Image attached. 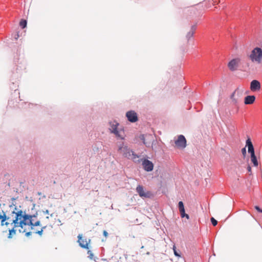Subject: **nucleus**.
I'll return each instance as SVG.
<instances>
[{
  "mask_svg": "<svg viewBox=\"0 0 262 262\" xmlns=\"http://www.w3.org/2000/svg\"><path fill=\"white\" fill-rule=\"evenodd\" d=\"M17 220H20L19 222L18 225L21 226L20 228V233H25L26 235L29 236L31 234V231H33L35 233L36 229L38 226L41 227L40 219H38L35 215H30L22 210H19V213H17ZM18 225V223H16Z\"/></svg>",
  "mask_w": 262,
  "mask_h": 262,
  "instance_id": "obj_1",
  "label": "nucleus"
},
{
  "mask_svg": "<svg viewBox=\"0 0 262 262\" xmlns=\"http://www.w3.org/2000/svg\"><path fill=\"white\" fill-rule=\"evenodd\" d=\"M19 209H17L16 208H15V210L12 212V214H14V217L12 219H11L10 217L6 216L7 220L4 221L3 223L1 222V225L2 226H6L9 230L8 238H12V237L16 234L17 231L20 233V228H21V226L16 225V223L19 224V221H20L16 219L17 218V213H19Z\"/></svg>",
  "mask_w": 262,
  "mask_h": 262,
  "instance_id": "obj_2",
  "label": "nucleus"
},
{
  "mask_svg": "<svg viewBox=\"0 0 262 262\" xmlns=\"http://www.w3.org/2000/svg\"><path fill=\"white\" fill-rule=\"evenodd\" d=\"M118 151L122 153L124 157L133 160L134 162L140 163L142 160L139 159V157L137 155L123 144L119 146Z\"/></svg>",
  "mask_w": 262,
  "mask_h": 262,
  "instance_id": "obj_3",
  "label": "nucleus"
},
{
  "mask_svg": "<svg viewBox=\"0 0 262 262\" xmlns=\"http://www.w3.org/2000/svg\"><path fill=\"white\" fill-rule=\"evenodd\" d=\"M249 58L253 62L261 63L262 61V49L258 47L255 48L251 51Z\"/></svg>",
  "mask_w": 262,
  "mask_h": 262,
  "instance_id": "obj_4",
  "label": "nucleus"
},
{
  "mask_svg": "<svg viewBox=\"0 0 262 262\" xmlns=\"http://www.w3.org/2000/svg\"><path fill=\"white\" fill-rule=\"evenodd\" d=\"M52 216L53 214H51L50 216H43L42 217L40 218L41 223V228L40 230H36L35 233L40 235H42L43 229H45L48 225H51V222L49 221L50 216L52 217Z\"/></svg>",
  "mask_w": 262,
  "mask_h": 262,
  "instance_id": "obj_5",
  "label": "nucleus"
},
{
  "mask_svg": "<svg viewBox=\"0 0 262 262\" xmlns=\"http://www.w3.org/2000/svg\"><path fill=\"white\" fill-rule=\"evenodd\" d=\"M111 127L110 128L111 132L114 133L117 137L123 139L124 138L123 132L119 131L117 129L119 124L116 121L111 122L110 123Z\"/></svg>",
  "mask_w": 262,
  "mask_h": 262,
  "instance_id": "obj_6",
  "label": "nucleus"
},
{
  "mask_svg": "<svg viewBox=\"0 0 262 262\" xmlns=\"http://www.w3.org/2000/svg\"><path fill=\"white\" fill-rule=\"evenodd\" d=\"M136 191L142 198H150L152 196L151 192L145 191L141 185H138L136 188Z\"/></svg>",
  "mask_w": 262,
  "mask_h": 262,
  "instance_id": "obj_7",
  "label": "nucleus"
},
{
  "mask_svg": "<svg viewBox=\"0 0 262 262\" xmlns=\"http://www.w3.org/2000/svg\"><path fill=\"white\" fill-rule=\"evenodd\" d=\"M176 147L179 149H184L186 146V140L183 135H179L174 141Z\"/></svg>",
  "mask_w": 262,
  "mask_h": 262,
  "instance_id": "obj_8",
  "label": "nucleus"
},
{
  "mask_svg": "<svg viewBox=\"0 0 262 262\" xmlns=\"http://www.w3.org/2000/svg\"><path fill=\"white\" fill-rule=\"evenodd\" d=\"M240 62L241 59L239 58L233 59L229 62L228 67L232 71H235L237 69Z\"/></svg>",
  "mask_w": 262,
  "mask_h": 262,
  "instance_id": "obj_9",
  "label": "nucleus"
},
{
  "mask_svg": "<svg viewBox=\"0 0 262 262\" xmlns=\"http://www.w3.org/2000/svg\"><path fill=\"white\" fill-rule=\"evenodd\" d=\"M78 238V242L79 243V246L82 248L89 249L91 239H89L87 240L86 238L83 239L81 234H79Z\"/></svg>",
  "mask_w": 262,
  "mask_h": 262,
  "instance_id": "obj_10",
  "label": "nucleus"
},
{
  "mask_svg": "<svg viewBox=\"0 0 262 262\" xmlns=\"http://www.w3.org/2000/svg\"><path fill=\"white\" fill-rule=\"evenodd\" d=\"M142 165L144 169L146 171H151L153 170L154 164L149 160L144 159L142 161Z\"/></svg>",
  "mask_w": 262,
  "mask_h": 262,
  "instance_id": "obj_11",
  "label": "nucleus"
},
{
  "mask_svg": "<svg viewBox=\"0 0 262 262\" xmlns=\"http://www.w3.org/2000/svg\"><path fill=\"white\" fill-rule=\"evenodd\" d=\"M250 88L252 92L259 91L261 89L260 83L257 80H253L250 83Z\"/></svg>",
  "mask_w": 262,
  "mask_h": 262,
  "instance_id": "obj_12",
  "label": "nucleus"
},
{
  "mask_svg": "<svg viewBox=\"0 0 262 262\" xmlns=\"http://www.w3.org/2000/svg\"><path fill=\"white\" fill-rule=\"evenodd\" d=\"M126 116L128 121L131 122H135L138 120V116L137 113L133 111L127 112Z\"/></svg>",
  "mask_w": 262,
  "mask_h": 262,
  "instance_id": "obj_13",
  "label": "nucleus"
},
{
  "mask_svg": "<svg viewBox=\"0 0 262 262\" xmlns=\"http://www.w3.org/2000/svg\"><path fill=\"white\" fill-rule=\"evenodd\" d=\"M242 93V92H240L239 90L237 88L232 94L231 99L234 104H236L238 102V98L236 97L235 95H236L239 97L241 96Z\"/></svg>",
  "mask_w": 262,
  "mask_h": 262,
  "instance_id": "obj_14",
  "label": "nucleus"
},
{
  "mask_svg": "<svg viewBox=\"0 0 262 262\" xmlns=\"http://www.w3.org/2000/svg\"><path fill=\"white\" fill-rule=\"evenodd\" d=\"M246 144H247V146H248V152L250 154V155H255L254 149L253 144L249 139L246 141Z\"/></svg>",
  "mask_w": 262,
  "mask_h": 262,
  "instance_id": "obj_15",
  "label": "nucleus"
},
{
  "mask_svg": "<svg viewBox=\"0 0 262 262\" xmlns=\"http://www.w3.org/2000/svg\"><path fill=\"white\" fill-rule=\"evenodd\" d=\"M255 100V97L252 96H247L245 98L244 103L245 104H251L254 103Z\"/></svg>",
  "mask_w": 262,
  "mask_h": 262,
  "instance_id": "obj_16",
  "label": "nucleus"
},
{
  "mask_svg": "<svg viewBox=\"0 0 262 262\" xmlns=\"http://www.w3.org/2000/svg\"><path fill=\"white\" fill-rule=\"evenodd\" d=\"M196 30V26L193 25L191 27V30L188 32L186 37L188 40H189L190 38H191L194 33V32Z\"/></svg>",
  "mask_w": 262,
  "mask_h": 262,
  "instance_id": "obj_17",
  "label": "nucleus"
},
{
  "mask_svg": "<svg viewBox=\"0 0 262 262\" xmlns=\"http://www.w3.org/2000/svg\"><path fill=\"white\" fill-rule=\"evenodd\" d=\"M251 161L253 163V165L255 167L258 166V163L255 155L250 156Z\"/></svg>",
  "mask_w": 262,
  "mask_h": 262,
  "instance_id": "obj_18",
  "label": "nucleus"
},
{
  "mask_svg": "<svg viewBox=\"0 0 262 262\" xmlns=\"http://www.w3.org/2000/svg\"><path fill=\"white\" fill-rule=\"evenodd\" d=\"M6 216H7V215H6V213L4 211H2V212H0L1 222H2V223H3V222L4 221L7 220Z\"/></svg>",
  "mask_w": 262,
  "mask_h": 262,
  "instance_id": "obj_19",
  "label": "nucleus"
},
{
  "mask_svg": "<svg viewBox=\"0 0 262 262\" xmlns=\"http://www.w3.org/2000/svg\"><path fill=\"white\" fill-rule=\"evenodd\" d=\"M178 206H179V209L180 211L185 210V208H184V206L183 202L180 201L178 203Z\"/></svg>",
  "mask_w": 262,
  "mask_h": 262,
  "instance_id": "obj_20",
  "label": "nucleus"
},
{
  "mask_svg": "<svg viewBox=\"0 0 262 262\" xmlns=\"http://www.w3.org/2000/svg\"><path fill=\"white\" fill-rule=\"evenodd\" d=\"M19 25L22 28H25L27 26V21L22 19L19 23Z\"/></svg>",
  "mask_w": 262,
  "mask_h": 262,
  "instance_id": "obj_21",
  "label": "nucleus"
},
{
  "mask_svg": "<svg viewBox=\"0 0 262 262\" xmlns=\"http://www.w3.org/2000/svg\"><path fill=\"white\" fill-rule=\"evenodd\" d=\"M173 250L174 254L176 256L179 257H180L181 256L180 254L177 251L176 247L175 246H173Z\"/></svg>",
  "mask_w": 262,
  "mask_h": 262,
  "instance_id": "obj_22",
  "label": "nucleus"
},
{
  "mask_svg": "<svg viewBox=\"0 0 262 262\" xmlns=\"http://www.w3.org/2000/svg\"><path fill=\"white\" fill-rule=\"evenodd\" d=\"M88 257L90 259H93L94 258V254L90 250L88 251Z\"/></svg>",
  "mask_w": 262,
  "mask_h": 262,
  "instance_id": "obj_23",
  "label": "nucleus"
},
{
  "mask_svg": "<svg viewBox=\"0 0 262 262\" xmlns=\"http://www.w3.org/2000/svg\"><path fill=\"white\" fill-rule=\"evenodd\" d=\"M211 222L212 224L214 226H215L217 224V221L215 219H214V218H213V217L211 218Z\"/></svg>",
  "mask_w": 262,
  "mask_h": 262,
  "instance_id": "obj_24",
  "label": "nucleus"
},
{
  "mask_svg": "<svg viewBox=\"0 0 262 262\" xmlns=\"http://www.w3.org/2000/svg\"><path fill=\"white\" fill-rule=\"evenodd\" d=\"M140 138L141 139V140H142L143 143L145 144V145H147V143L145 142V136L144 135H141L140 136Z\"/></svg>",
  "mask_w": 262,
  "mask_h": 262,
  "instance_id": "obj_25",
  "label": "nucleus"
},
{
  "mask_svg": "<svg viewBox=\"0 0 262 262\" xmlns=\"http://www.w3.org/2000/svg\"><path fill=\"white\" fill-rule=\"evenodd\" d=\"M254 208L258 212L262 213V209H260L258 206H255Z\"/></svg>",
  "mask_w": 262,
  "mask_h": 262,
  "instance_id": "obj_26",
  "label": "nucleus"
},
{
  "mask_svg": "<svg viewBox=\"0 0 262 262\" xmlns=\"http://www.w3.org/2000/svg\"><path fill=\"white\" fill-rule=\"evenodd\" d=\"M180 212L181 217H182V218L184 217L185 215L186 214L185 210L180 211Z\"/></svg>",
  "mask_w": 262,
  "mask_h": 262,
  "instance_id": "obj_27",
  "label": "nucleus"
},
{
  "mask_svg": "<svg viewBox=\"0 0 262 262\" xmlns=\"http://www.w3.org/2000/svg\"><path fill=\"white\" fill-rule=\"evenodd\" d=\"M49 212L48 210H46V211H43V216H47L49 215Z\"/></svg>",
  "mask_w": 262,
  "mask_h": 262,
  "instance_id": "obj_28",
  "label": "nucleus"
},
{
  "mask_svg": "<svg viewBox=\"0 0 262 262\" xmlns=\"http://www.w3.org/2000/svg\"><path fill=\"white\" fill-rule=\"evenodd\" d=\"M242 154H243L244 156H245V155L246 154V148H243L242 149Z\"/></svg>",
  "mask_w": 262,
  "mask_h": 262,
  "instance_id": "obj_29",
  "label": "nucleus"
},
{
  "mask_svg": "<svg viewBox=\"0 0 262 262\" xmlns=\"http://www.w3.org/2000/svg\"><path fill=\"white\" fill-rule=\"evenodd\" d=\"M103 235L105 237H107V236H108V233L105 230H104L103 232Z\"/></svg>",
  "mask_w": 262,
  "mask_h": 262,
  "instance_id": "obj_30",
  "label": "nucleus"
},
{
  "mask_svg": "<svg viewBox=\"0 0 262 262\" xmlns=\"http://www.w3.org/2000/svg\"><path fill=\"white\" fill-rule=\"evenodd\" d=\"M247 170L248 172H250V174L251 173V167L250 165H248L247 167Z\"/></svg>",
  "mask_w": 262,
  "mask_h": 262,
  "instance_id": "obj_31",
  "label": "nucleus"
},
{
  "mask_svg": "<svg viewBox=\"0 0 262 262\" xmlns=\"http://www.w3.org/2000/svg\"><path fill=\"white\" fill-rule=\"evenodd\" d=\"M185 217L187 219H189V216L188 215V214H186L185 215Z\"/></svg>",
  "mask_w": 262,
  "mask_h": 262,
  "instance_id": "obj_32",
  "label": "nucleus"
},
{
  "mask_svg": "<svg viewBox=\"0 0 262 262\" xmlns=\"http://www.w3.org/2000/svg\"><path fill=\"white\" fill-rule=\"evenodd\" d=\"M18 37H19V35H18V34H17L16 35V37L15 38L16 39H17L18 38Z\"/></svg>",
  "mask_w": 262,
  "mask_h": 262,
  "instance_id": "obj_33",
  "label": "nucleus"
},
{
  "mask_svg": "<svg viewBox=\"0 0 262 262\" xmlns=\"http://www.w3.org/2000/svg\"><path fill=\"white\" fill-rule=\"evenodd\" d=\"M143 248H144V246H142L141 248L143 249Z\"/></svg>",
  "mask_w": 262,
  "mask_h": 262,
  "instance_id": "obj_34",
  "label": "nucleus"
}]
</instances>
